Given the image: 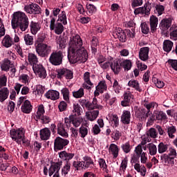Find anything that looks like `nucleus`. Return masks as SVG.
<instances>
[{
	"instance_id": "obj_1",
	"label": "nucleus",
	"mask_w": 177,
	"mask_h": 177,
	"mask_svg": "<svg viewBox=\"0 0 177 177\" xmlns=\"http://www.w3.org/2000/svg\"><path fill=\"white\" fill-rule=\"evenodd\" d=\"M11 26L13 30L19 28L22 32L26 31L30 26L28 17L21 11L14 12L11 20Z\"/></svg>"
},
{
	"instance_id": "obj_2",
	"label": "nucleus",
	"mask_w": 177,
	"mask_h": 177,
	"mask_svg": "<svg viewBox=\"0 0 177 177\" xmlns=\"http://www.w3.org/2000/svg\"><path fill=\"white\" fill-rule=\"evenodd\" d=\"M68 59L72 64L85 63L88 60V51H86L85 48H82L81 50L69 49Z\"/></svg>"
},
{
	"instance_id": "obj_3",
	"label": "nucleus",
	"mask_w": 177,
	"mask_h": 177,
	"mask_svg": "<svg viewBox=\"0 0 177 177\" xmlns=\"http://www.w3.org/2000/svg\"><path fill=\"white\" fill-rule=\"evenodd\" d=\"M10 135L12 140L16 142L17 145H21L22 142L24 146H30V141L26 138V131H24V129H12L10 131Z\"/></svg>"
},
{
	"instance_id": "obj_4",
	"label": "nucleus",
	"mask_w": 177,
	"mask_h": 177,
	"mask_svg": "<svg viewBox=\"0 0 177 177\" xmlns=\"http://www.w3.org/2000/svg\"><path fill=\"white\" fill-rule=\"evenodd\" d=\"M55 77L58 80H73L74 78V72L67 68H59L55 71Z\"/></svg>"
},
{
	"instance_id": "obj_5",
	"label": "nucleus",
	"mask_w": 177,
	"mask_h": 177,
	"mask_svg": "<svg viewBox=\"0 0 177 177\" xmlns=\"http://www.w3.org/2000/svg\"><path fill=\"white\" fill-rule=\"evenodd\" d=\"M140 158L141 164L147 162V153L143 152V149H134V153L131 155V162H139Z\"/></svg>"
},
{
	"instance_id": "obj_6",
	"label": "nucleus",
	"mask_w": 177,
	"mask_h": 177,
	"mask_svg": "<svg viewBox=\"0 0 177 177\" xmlns=\"http://www.w3.org/2000/svg\"><path fill=\"white\" fill-rule=\"evenodd\" d=\"M36 53L40 57H48L49 55L50 54V52H52V46L44 44H37V46H35Z\"/></svg>"
},
{
	"instance_id": "obj_7",
	"label": "nucleus",
	"mask_w": 177,
	"mask_h": 177,
	"mask_svg": "<svg viewBox=\"0 0 177 177\" xmlns=\"http://www.w3.org/2000/svg\"><path fill=\"white\" fill-rule=\"evenodd\" d=\"M64 55L61 50L53 52L49 57V62L53 66H60L63 64Z\"/></svg>"
},
{
	"instance_id": "obj_8",
	"label": "nucleus",
	"mask_w": 177,
	"mask_h": 177,
	"mask_svg": "<svg viewBox=\"0 0 177 177\" xmlns=\"http://www.w3.org/2000/svg\"><path fill=\"white\" fill-rule=\"evenodd\" d=\"M82 45V39L79 35H76L71 37V40L69 42V49H71V50H81L82 49V48H84Z\"/></svg>"
},
{
	"instance_id": "obj_9",
	"label": "nucleus",
	"mask_w": 177,
	"mask_h": 177,
	"mask_svg": "<svg viewBox=\"0 0 177 177\" xmlns=\"http://www.w3.org/2000/svg\"><path fill=\"white\" fill-rule=\"evenodd\" d=\"M50 30L55 31L57 35H60L64 31V26L60 22L56 23V19L50 16Z\"/></svg>"
},
{
	"instance_id": "obj_10",
	"label": "nucleus",
	"mask_w": 177,
	"mask_h": 177,
	"mask_svg": "<svg viewBox=\"0 0 177 177\" xmlns=\"http://www.w3.org/2000/svg\"><path fill=\"white\" fill-rule=\"evenodd\" d=\"M24 10V12L28 15H41L42 12L41 7L38 4L34 3L26 5Z\"/></svg>"
},
{
	"instance_id": "obj_11",
	"label": "nucleus",
	"mask_w": 177,
	"mask_h": 177,
	"mask_svg": "<svg viewBox=\"0 0 177 177\" xmlns=\"http://www.w3.org/2000/svg\"><path fill=\"white\" fill-rule=\"evenodd\" d=\"M70 140L62 137H57L54 140V150L55 151H59L63 150L66 146H68Z\"/></svg>"
},
{
	"instance_id": "obj_12",
	"label": "nucleus",
	"mask_w": 177,
	"mask_h": 177,
	"mask_svg": "<svg viewBox=\"0 0 177 177\" xmlns=\"http://www.w3.org/2000/svg\"><path fill=\"white\" fill-rule=\"evenodd\" d=\"M83 80L84 83L82 84V88H84V89H87V91H91L94 86L92 81H91V73H84Z\"/></svg>"
},
{
	"instance_id": "obj_13",
	"label": "nucleus",
	"mask_w": 177,
	"mask_h": 177,
	"mask_svg": "<svg viewBox=\"0 0 177 177\" xmlns=\"http://www.w3.org/2000/svg\"><path fill=\"white\" fill-rule=\"evenodd\" d=\"M151 10V5L146 3L143 7H140L134 10L135 15H146L149 16L150 11Z\"/></svg>"
},
{
	"instance_id": "obj_14",
	"label": "nucleus",
	"mask_w": 177,
	"mask_h": 177,
	"mask_svg": "<svg viewBox=\"0 0 177 177\" xmlns=\"http://www.w3.org/2000/svg\"><path fill=\"white\" fill-rule=\"evenodd\" d=\"M33 71L37 77L39 78H46V70H45V68L41 64L34 65L32 66Z\"/></svg>"
},
{
	"instance_id": "obj_15",
	"label": "nucleus",
	"mask_w": 177,
	"mask_h": 177,
	"mask_svg": "<svg viewBox=\"0 0 177 177\" xmlns=\"http://www.w3.org/2000/svg\"><path fill=\"white\" fill-rule=\"evenodd\" d=\"M123 97L124 100L121 102V106H122V107H127L129 106V104L132 103V100H133V95L131 91L124 93Z\"/></svg>"
},
{
	"instance_id": "obj_16",
	"label": "nucleus",
	"mask_w": 177,
	"mask_h": 177,
	"mask_svg": "<svg viewBox=\"0 0 177 177\" xmlns=\"http://www.w3.org/2000/svg\"><path fill=\"white\" fill-rule=\"evenodd\" d=\"M160 160L165 165H167V167H174L175 165V159L174 157L169 156L167 153L160 156Z\"/></svg>"
},
{
	"instance_id": "obj_17",
	"label": "nucleus",
	"mask_w": 177,
	"mask_h": 177,
	"mask_svg": "<svg viewBox=\"0 0 177 177\" xmlns=\"http://www.w3.org/2000/svg\"><path fill=\"white\" fill-rule=\"evenodd\" d=\"M113 36L115 39L118 38L120 42H125L127 41V35L121 28L115 29L113 32Z\"/></svg>"
},
{
	"instance_id": "obj_18",
	"label": "nucleus",
	"mask_w": 177,
	"mask_h": 177,
	"mask_svg": "<svg viewBox=\"0 0 177 177\" xmlns=\"http://www.w3.org/2000/svg\"><path fill=\"white\" fill-rule=\"evenodd\" d=\"M150 114L151 113H149L145 108L138 110L136 112V116L140 120V121H146Z\"/></svg>"
},
{
	"instance_id": "obj_19",
	"label": "nucleus",
	"mask_w": 177,
	"mask_h": 177,
	"mask_svg": "<svg viewBox=\"0 0 177 177\" xmlns=\"http://www.w3.org/2000/svg\"><path fill=\"white\" fill-rule=\"evenodd\" d=\"M58 156L62 161L68 162L70 160H73V158H74L75 153L66 152V151H62L58 153Z\"/></svg>"
},
{
	"instance_id": "obj_20",
	"label": "nucleus",
	"mask_w": 177,
	"mask_h": 177,
	"mask_svg": "<svg viewBox=\"0 0 177 177\" xmlns=\"http://www.w3.org/2000/svg\"><path fill=\"white\" fill-rule=\"evenodd\" d=\"M111 69L114 73V74H119L121 71V59H118L113 60L110 64Z\"/></svg>"
},
{
	"instance_id": "obj_21",
	"label": "nucleus",
	"mask_w": 177,
	"mask_h": 177,
	"mask_svg": "<svg viewBox=\"0 0 177 177\" xmlns=\"http://www.w3.org/2000/svg\"><path fill=\"white\" fill-rule=\"evenodd\" d=\"M46 99H50V100H57L60 97V93L55 90H49L44 95Z\"/></svg>"
},
{
	"instance_id": "obj_22",
	"label": "nucleus",
	"mask_w": 177,
	"mask_h": 177,
	"mask_svg": "<svg viewBox=\"0 0 177 177\" xmlns=\"http://www.w3.org/2000/svg\"><path fill=\"white\" fill-rule=\"evenodd\" d=\"M62 164H63V162L61 161V162H57L53 165H51V166L48 169L49 176H52V175H53V174L59 173V171H60V168H61Z\"/></svg>"
},
{
	"instance_id": "obj_23",
	"label": "nucleus",
	"mask_w": 177,
	"mask_h": 177,
	"mask_svg": "<svg viewBox=\"0 0 177 177\" xmlns=\"http://www.w3.org/2000/svg\"><path fill=\"white\" fill-rule=\"evenodd\" d=\"M149 47H142L139 51V57L142 62H147L149 60Z\"/></svg>"
},
{
	"instance_id": "obj_24",
	"label": "nucleus",
	"mask_w": 177,
	"mask_h": 177,
	"mask_svg": "<svg viewBox=\"0 0 177 177\" xmlns=\"http://www.w3.org/2000/svg\"><path fill=\"white\" fill-rule=\"evenodd\" d=\"M121 122H122L124 125H129V124H131V111H123L121 115Z\"/></svg>"
},
{
	"instance_id": "obj_25",
	"label": "nucleus",
	"mask_w": 177,
	"mask_h": 177,
	"mask_svg": "<svg viewBox=\"0 0 177 177\" xmlns=\"http://www.w3.org/2000/svg\"><path fill=\"white\" fill-rule=\"evenodd\" d=\"M149 24L151 32L157 31V25L158 24V18L154 15H151L149 19Z\"/></svg>"
},
{
	"instance_id": "obj_26",
	"label": "nucleus",
	"mask_w": 177,
	"mask_h": 177,
	"mask_svg": "<svg viewBox=\"0 0 177 177\" xmlns=\"http://www.w3.org/2000/svg\"><path fill=\"white\" fill-rule=\"evenodd\" d=\"M13 44V39H12L9 35L4 36L1 41V45H3L4 48H10Z\"/></svg>"
},
{
	"instance_id": "obj_27",
	"label": "nucleus",
	"mask_w": 177,
	"mask_h": 177,
	"mask_svg": "<svg viewBox=\"0 0 177 177\" xmlns=\"http://www.w3.org/2000/svg\"><path fill=\"white\" fill-rule=\"evenodd\" d=\"M31 110H32V105H31V102H30L28 100H25L21 106V111L25 113V114H30V113H31Z\"/></svg>"
},
{
	"instance_id": "obj_28",
	"label": "nucleus",
	"mask_w": 177,
	"mask_h": 177,
	"mask_svg": "<svg viewBox=\"0 0 177 177\" xmlns=\"http://www.w3.org/2000/svg\"><path fill=\"white\" fill-rule=\"evenodd\" d=\"M83 164H84V168L88 169V168H93V165H95V162H93V160H92V158L85 156L83 157Z\"/></svg>"
},
{
	"instance_id": "obj_29",
	"label": "nucleus",
	"mask_w": 177,
	"mask_h": 177,
	"mask_svg": "<svg viewBox=\"0 0 177 177\" xmlns=\"http://www.w3.org/2000/svg\"><path fill=\"white\" fill-rule=\"evenodd\" d=\"M109 151L111 155H113V158H117L120 153V149L117 145L111 144L109 148Z\"/></svg>"
},
{
	"instance_id": "obj_30",
	"label": "nucleus",
	"mask_w": 177,
	"mask_h": 177,
	"mask_svg": "<svg viewBox=\"0 0 177 177\" xmlns=\"http://www.w3.org/2000/svg\"><path fill=\"white\" fill-rule=\"evenodd\" d=\"M99 117V110H94L86 113V118L88 121H95Z\"/></svg>"
},
{
	"instance_id": "obj_31",
	"label": "nucleus",
	"mask_w": 177,
	"mask_h": 177,
	"mask_svg": "<svg viewBox=\"0 0 177 177\" xmlns=\"http://www.w3.org/2000/svg\"><path fill=\"white\" fill-rule=\"evenodd\" d=\"M28 61L29 64L34 67V66H37L38 64V57L37 55L32 53H29L28 54Z\"/></svg>"
},
{
	"instance_id": "obj_32",
	"label": "nucleus",
	"mask_w": 177,
	"mask_h": 177,
	"mask_svg": "<svg viewBox=\"0 0 177 177\" xmlns=\"http://www.w3.org/2000/svg\"><path fill=\"white\" fill-rule=\"evenodd\" d=\"M172 48H174V42L172 41L166 39L163 41L162 48L165 52L169 53L172 50Z\"/></svg>"
},
{
	"instance_id": "obj_33",
	"label": "nucleus",
	"mask_w": 177,
	"mask_h": 177,
	"mask_svg": "<svg viewBox=\"0 0 177 177\" xmlns=\"http://www.w3.org/2000/svg\"><path fill=\"white\" fill-rule=\"evenodd\" d=\"M120 64L124 71H129L132 68V61L130 59H120Z\"/></svg>"
},
{
	"instance_id": "obj_34",
	"label": "nucleus",
	"mask_w": 177,
	"mask_h": 177,
	"mask_svg": "<svg viewBox=\"0 0 177 177\" xmlns=\"http://www.w3.org/2000/svg\"><path fill=\"white\" fill-rule=\"evenodd\" d=\"M50 138V130L48 128H44L40 131V139L41 140H48Z\"/></svg>"
},
{
	"instance_id": "obj_35",
	"label": "nucleus",
	"mask_w": 177,
	"mask_h": 177,
	"mask_svg": "<svg viewBox=\"0 0 177 177\" xmlns=\"http://www.w3.org/2000/svg\"><path fill=\"white\" fill-rule=\"evenodd\" d=\"M9 96V89L8 87H3L0 89V102L2 103L6 100Z\"/></svg>"
},
{
	"instance_id": "obj_36",
	"label": "nucleus",
	"mask_w": 177,
	"mask_h": 177,
	"mask_svg": "<svg viewBox=\"0 0 177 177\" xmlns=\"http://www.w3.org/2000/svg\"><path fill=\"white\" fill-rule=\"evenodd\" d=\"M30 32L33 35H35L39 30H41V26L37 22L32 21L30 24Z\"/></svg>"
},
{
	"instance_id": "obj_37",
	"label": "nucleus",
	"mask_w": 177,
	"mask_h": 177,
	"mask_svg": "<svg viewBox=\"0 0 177 177\" xmlns=\"http://www.w3.org/2000/svg\"><path fill=\"white\" fill-rule=\"evenodd\" d=\"M57 133L60 136H62V138H68V133H67L66 129H64V126L62 123L57 125Z\"/></svg>"
},
{
	"instance_id": "obj_38",
	"label": "nucleus",
	"mask_w": 177,
	"mask_h": 177,
	"mask_svg": "<svg viewBox=\"0 0 177 177\" xmlns=\"http://www.w3.org/2000/svg\"><path fill=\"white\" fill-rule=\"evenodd\" d=\"M12 66V62L8 59H5L2 63H1V68L2 71L8 72Z\"/></svg>"
},
{
	"instance_id": "obj_39",
	"label": "nucleus",
	"mask_w": 177,
	"mask_h": 177,
	"mask_svg": "<svg viewBox=\"0 0 177 177\" xmlns=\"http://www.w3.org/2000/svg\"><path fill=\"white\" fill-rule=\"evenodd\" d=\"M129 86L131 88H133L136 91H138V92H142V88H140V86L139 84V82L138 80H130L128 82Z\"/></svg>"
},
{
	"instance_id": "obj_40",
	"label": "nucleus",
	"mask_w": 177,
	"mask_h": 177,
	"mask_svg": "<svg viewBox=\"0 0 177 177\" xmlns=\"http://www.w3.org/2000/svg\"><path fill=\"white\" fill-rule=\"evenodd\" d=\"M147 149H148L149 156H156L157 154V146L153 143H149L147 145Z\"/></svg>"
},
{
	"instance_id": "obj_41",
	"label": "nucleus",
	"mask_w": 177,
	"mask_h": 177,
	"mask_svg": "<svg viewBox=\"0 0 177 177\" xmlns=\"http://www.w3.org/2000/svg\"><path fill=\"white\" fill-rule=\"evenodd\" d=\"M71 115H73V117H80V115H81V106H80V104H73V109Z\"/></svg>"
},
{
	"instance_id": "obj_42",
	"label": "nucleus",
	"mask_w": 177,
	"mask_h": 177,
	"mask_svg": "<svg viewBox=\"0 0 177 177\" xmlns=\"http://www.w3.org/2000/svg\"><path fill=\"white\" fill-rule=\"evenodd\" d=\"M89 132V127L82 125L79 129V133L80 138H86Z\"/></svg>"
},
{
	"instance_id": "obj_43",
	"label": "nucleus",
	"mask_w": 177,
	"mask_h": 177,
	"mask_svg": "<svg viewBox=\"0 0 177 177\" xmlns=\"http://www.w3.org/2000/svg\"><path fill=\"white\" fill-rule=\"evenodd\" d=\"M95 89L100 91V93H103L104 91H107V84H106V81L102 80L100 82L98 85L96 86Z\"/></svg>"
},
{
	"instance_id": "obj_44",
	"label": "nucleus",
	"mask_w": 177,
	"mask_h": 177,
	"mask_svg": "<svg viewBox=\"0 0 177 177\" xmlns=\"http://www.w3.org/2000/svg\"><path fill=\"white\" fill-rule=\"evenodd\" d=\"M109 120L113 128H117V127L120 125V119H118V115H111L109 118Z\"/></svg>"
},
{
	"instance_id": "obj_45",
	"label": "nucleus",
	"mask_w": 177,
	"mask_h": 177,
	"mask_svg": "<svg viewBox=\"0 0 177 177\" xmlns=\"http://www.w3.org/2000/svg\"><path fill=\"white\" fill-rule=\"evenodd\" d=\"M45 114V106L43 104H41L38 106L37 111L35 114L36 120H39Z\"/></svg>"
},
{
	"instance_id": "obj_46",
	"label": "nucleus",
	"mask_w": 177,
	"mask_h": 177,
	"mask_svg": "<svg viewBox=\"0 0 177 177\" xmlns=\"http://www.w3.org/2000/svg\"><path fill=\"white\" fill-rule=\"evenodd\" d=\"M171 22L169 19H162L160 24V27L162 30H168L171 27Z\"/></svg>"
},
{
	"instance_id": "obj_47",
	"label": "nucleus",
	"mask_w": 177,
	"mask_h": 177,
	"mask_svg": "<svg viewBox=\"0 0 177 177\" xmlns=\"http://www.w3.org/2000/svg\"><path fill=\"white\" fill-rule=\"evenodd\" d=\"M156 119L158 121H165V122H168V117L167 116V113H164L162 111H160L156 113Z\"/></svg>"
},
{
	"instance_id": "obj_48",
	"label": "nucleus",
	"mask_w": 177,
	"mask_h": 177,
	"mask_svg": "<svg viewBox=\"0 0 177 177\" xmlns=\"http://www.w3.org/2000/svg\"><path fill=\"white\" fill-rule=\"evenodd\" d=\"M24 39L25 44L29 46L34 44V37L31 36L30 34L24 35Z\"/></svg>"
},
{
	"instance_id": "obj_49",
	"label": "nucleus",
	"mask_w": 177,
	"mask_h": 177,
	"mask_svg": "<svg viewBox=\"0 0 177 177\" xmlns=\"http://www.w3.org/2000/svg\"><path fill=\"white\" fill-rule=\"evenodd\" d=\"M168 150V145L164 142H160L158 145V151L159 154L166 153Z\"/></svg>"
},
{
	"instance_id": "obj_50",
	"label": "nucleus",
	"mask_w": 177,
	"mask_h": 177,
	"mask_svg": "<svg viewBox=\"0 0 177 177\" xmlns=\"http://www.w3.org/2000/svg\"><path fill=\"white\" fill-rule=\"evenodd\" d=\"M84 95H85L84 91V87L80 88L77 91H73V96L75 99H80V97H84Z\"/></svg>"
},
{
	"instance_id": "obj_51",
	"label": "nucleus",
	"mask_w": 177,
	"mask_h": 177,
	"mask_svg": "<svg viewBox=\"0 0 177 177\" xmlns=\"http://www.w3.org/2000/svg\"><path fill=\"white\" fill-rule=\"evenodd\" d=\"M144 107H146V110L149 111V114H151V111L150 110H151V109H154V107H158V104L155 102H151L149 103L145 102L144 104Z\"/></svg>"
},
{
	"instance_id": "obj_52",
	"label": "nucleus",
	"mask_w": 177,
	"mask_h": 177,
	"mask_svg": "<svg viewBox=\"0 0 177 177\" xmlns=\"http://www.w3.org/2000/svg\"><path fill=\"white\" fill-rule=\"evenodd\" d=\"M61 93L63 95L65 102H70V91L67 88H63L61 90Z\"/></svg>"
},
{
	"instance_id": "obj_53",
	"label": "nucleus",
	"mask_w": 177,
	"mask_h": 177,
	"mask_svg": "<svg viewBox=\"0 0 177 177\" xmlns=\"http://www.w3.org/2000/svg\"><path fill=\"white\" fill-rule=\"evenodd\" d=\"M82 118H75V116H73L72 124L73 127H75V128H78V127H80V125H81V124L82 123Z\"/></svg>"
},
{
	"instance_id": "obj_54",
	"label": "nucleus",
	"mask_w": 177,
	"mask_h": 177,
	"mask_svg": "<svg viewBox=\"0 0 177 177\" xmlns=\"http://www.w3.org/2000/svg\"><path fill=\"white\" fill-rule=\"evenodd\" d=\"M176 133V128L175 126H170L167 127V133L169 135V137L171 138V139H174L175 138L174 133Z\"/></svg>"
},
{
	"instance_id": "obj_55",
	"label": "nucleus",
	"mask_w": 177,
	"mask_h": 177,
	"mask_svg": "<svg viewBox=\"0 0 177 177\" xmlns=\"http://www.w3.org/2000/svg\"><path fill=\"white\" fill-rule=\"evenodd\" d=\"M73 167L77 169V171H80V169H84V161H73Z\"/></svg>"
},
{
	"instance_id": "obj_56",
	"label": "nucleus",
	"mask_w": 177,
	"mask_h": 177,
	"mask_svg": "<svg viewBox=\"0 0 177 177\" xmlns=\"http://www.w3.org/2000/svg\"><path fill=\"white\" fill-rule=\"evenodd\" d=\"M152 81L156 86L159 88V89H161V88H164V82L161 81L160 79H158L157 77H153Z\"/></svg>"
},
{
	"instance_id": "obj_57",
	"label": "nucleus",
	"mask_w": 177,
	"mask_h": 177,
	"mask_svg": "<svg viewBox=\"0 0 177 177\" xmlns=\"http://www.w3.org/2000/svg\"><path fill=\"white\" fill-rule=\"evenodd\" d=\"M92 110H95L97 109L98 110H102L103 109V106L101 105L97 104V98L94 97L93 98V102H91Z\"/></svg>"
},
{
	"instance_id": "obj_58",
	"label": "nucleus",
	"mask_w": 177,
	"mask_h": 177,
	"mask_svg": "<svg viewBox=\"0 0 177 177\" xmlns=\"http://www.w3.org/2000/svg\"><path fill=\"white\" fill-rule=\"evenodd\" d=\"M158 134L157 131L154 128L149 129L147 132V136H149V138H152V139H156Z\"/></svg>"
},
{
	"instance_id": "obj_59",
	"label": "nucleus",
	"mask_w": 177,
	"mask_h": 177,
	"mask_svg": "<svg viewBox=\"0 0 177 177\" xmlns=\"http://www.w3.org/2000/svg\"><path fill=\"white\" fill-rule=\"evenodd\" d=\"M59 20L63 23L64 26L67 24V16L66 15V11H62L61 14L58 16Z\"/></svg>"
},
{
	"instance_id": "obj_60",
	"label": "nucleus",
	"mask_w": 177,
	"mask_h": 177,
	"mask_svg": "<svg viewBox=\"0 0 177 177\" xmlns=\"http://www.w3.org/2000/svg\"><path fill=\"white\" fill-rule=\"evenodd\" d=\"M71 168V166L70 162H67L62 169V175H64V176H66V175H67V174H68V172H70Z\"/></svg>"
},
{
	"instance_id": "obj_61",
	"label": "nucleus",
	"mask_w": 177,
	"mask_h": 177,
	"mask_svg": "<svg viewBox=\"0 0 177 177\" xmlns=\"http://www.w3.org/2000/svg\"><path fill=\"white\" fill-rule=\"evenodd\" d=\"M57 44H58V45L59 46V49H64V48H66V39L62 38V37H59L57 41Z\"/></svg>"
},
{
	"instance_id": "obj_62",
	"label": "nucleus",
	"mask_w": 177,
	"mask_h": 177,
	"mask_svg": "<svg viewBox=\"0 0 177 177\" xmlns=\"http://www.w3.org/2000/svg\"><path fill=\"white\" fill-rule=\"evenodd\" d=\"M8 82V77L6 75H0V89L3 86H6Z\"/></svg>"
},
{
	"instance_id": "obj_63",
	"label": "nucleus",
	"mask_w": 177,
	"mask_h": 177,
	"mask_svg": "<svg viewBox=\"0 0 177 177\" xmlns=\"http://www.w3.org/2000/svg\"><path fill=\"white\" fill-rule=\"evenodd\" d=\"M121 148L122 149L124 153H130L131 150V144H129V142L122 144Z\"/></svg>"
},
{
	"instance_id": "obj_64",
	"label": "nucleus",
	"mask_w": 177,
	"mask_h": 177,
	"mask_svg": "<svg viewBox=\"0 0 177 177\" xmlns=\"http://www.w3.org/2000/svg\"><path fill=\"white\" fill-rule=\"evenodd\" d=\"M170 39L173 41H177V29H170Z\"/></svg>"
}]
</instances>
